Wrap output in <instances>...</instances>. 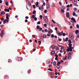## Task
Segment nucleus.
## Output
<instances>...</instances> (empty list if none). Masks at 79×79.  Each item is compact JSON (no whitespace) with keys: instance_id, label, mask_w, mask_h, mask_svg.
Segmentation results:
<instances>
[{"instance_id":"nucleus-4","label":"nucleus","mask_w":79,"mask_h":79,"mask_svg":"<svg viewBox=\"0 0 79 79\" xmlns=\"http://www.w3.org/2000/svg\"><path fill=\"white\" fill-rule=\"evenodd\" d=\"M46 5L47 8H50V4H49L48 2H47Z\"/></svg>"},{"instance_id":"nucleus-39","label":"nucleus","mask_w":79,"mask_h":79,"mask_svg":"<svg viewBox=\"0 0 79 79\" xmlns=\"http://www.w3.org/2000/svg\"><path fill=\"white\" fill-rule=\"evenodd\" d=\"M73 15L74 16H76V13L74 12H73Z\"/></svg>"},{"instance_id":"nucleus-20","label":"nucleus","mask_w":79,"mask_h":79,"mask_svg":"<svg viewBox=\"0 0 79 79\" xmlns=\"http://www.w3.org/2000/svg\"><path fill=\"white\" fill-rule=\"evenodd\" d=\"M79 32V30H77L75 31V33L77 34Z\"/></svg>"},{"instance_id":"nucleus-59","label":"nucleus","mask_w":79,"mask_h":79,"mask_svg":"<svg viewBox=\"0 0 79 79\" xmlns=\"http://www.w3.org/2000/svg\"><path fill=\"white\" fill-rule=\"evenodd\" d=\"M29 18V17L27 16L25 17V19H28Z\"/></svg>"},{"instance_id":"nucleus-47","label":"nucleus","mask_w":79,"mask_h":79,"mask_svg":"<svg viewBox=\"0 0 79 79\" xmlns=\"http://www.w3.org/2000/svg\"><path fill=\"white\" fill-rule=\"evenodd\" d=\"M70 6L69 5H68L67 6H66V7H67V8H69L70 7Z\"/></svg>"},{"instance_id":"nucleus-12","label":"nucleus","mask_w":79,"mask_h":79,"mask_svg":"<svg viewBox=\"0 0 79 79\" xmlns=\"http://www.w3.org/2000/svg\"><path fill=\"white\" fill-rule=\"evenodd\" d=\"M4 11H6V12H10V10L9 9H4Z\"/></svg>"},{"instance_id":"nucleus-48","label":"nucleus","mask_w":79,"mask_h":79,"mask_svg":"<svg viewBox=\"0 0 79 79\" xmlns=\"http://www.w3.org/2000/svg\"><path fill=\"white\" fill-rule=\"evenodd\" d=\"M55 56H56V57H58V55L57 54H56V55H55Z\"/></svg>"},{"instance_id":"nucleus-13","label":"nucleus","mask_w":79,"mask_h":79,"mask_svg":"<svg viewBox=\"0 0 79 79\" xmlns=\"http://www.w3.org/2000/svg\"><path fill=\"white\" fill-rule=\"evenodd\" d=\"M9 15V14L7 13L6 14V18L7 19H9V17H8V15Z\"/></svg>"},{"instance_id":"nucleus-24","label":"nucleus","mask_w":79,"mask_h":79,"mask_svg":"<svg viewBox=\"0 0 79 79\" xmlns=\"http://www.w3.org/2000/svg\"><path fill=\"white\" fill-rule=\"evenodd\" d=\"M43 38H46L47 37V36L45 35V34L43 35Z\"/></svg>"},{"instance_id":"nucleus-28","label":"nucleus","mask_w":79,"mask_h":79,"mask_svg":"<svg viewBox=\"0 0 79 79\" xmlns=\"http://www.w3.org/2000/svg\"><path fill=\"white\" fill-rule=\"evenodd\" d=\"M40 19H42V15H40Z\"/></svg>"},{"instance_id":"nucleus-58","label":"nucleus","mask_w":79,"mask_h":79,"mask_svg":"<svg viewBox=\"0 0 79 79\" xmlns=\"http://www.w3.org/2000/svg\"><path fill=\"white\" fill-rule=\"evenodd\" d=\"M55 60H58V57H56L55 58Z\"/></svg>"},{"instance_id":"nucleus-32","label":"nucleus","mask_w":79,"mask_h":79,"mask_svg":"<svg viewBox=\"0 0 79 79\" xmlns=\"http://www.w3.org/2000/svg\"><path fill=\"white\" fill-rule=\"evenodd\" d=\"M5 78L6 79H8V76L7 75L5 76Z\"/></svg>"},{"instance_id":"nucleus-27","label":"nucleus","mask_w":79,"mask_h":79,"mask_svg":"<svg viewBox=\"0 0 79 79\" xmlns=\"http://www.w3.org/2000/svg\"><path fill=\"white\" fill-rule=\"evenodd\" d=\"M3 24H6V21H5V20H4L3 22Z\"/></svg>"},{"instance_id":"nucleus-30","label":"nucleus","mask_w":79,"mask_h":79,"mask_svg":"<svg viewBox=\"0 0 79 79\" xmlns=\"http://www.w3.org/2000/svg\"><path fill=\"white\" fill-rule=\"evenodd\" d=\"M64 10H63V9H61V12H62V13H64Z\"/></svg>"},{"instance_id":"nucleus-36","label":"nucleus","mask_w":79,"mask_h":79,"mask_svg":"<svg viewBox=\"0 0 79 79\" xmlns=\"http://www.w3.org/2000/svg\"><path fill=\"white\" fill-rule=\"evenodd\" d=\"M62 35H63V36H65V35H66V34H65L64 33H63Z\"/></svg>"},{"instance_id":"nucleus-18","label":"nucleus","mask_w":79,"mask_h":79,"mask_svg":"<svg viewBox=\"0 0 79 79\" xmlns=\"http://www.w3.org/2000/svg\"><path fill=\"white\" fill-rule=\"evenodd\" d=\"M5 4L6 6H8V1L6 2Z\"/></svg>"},{"instance_id":"nucleus-45","label":"nucleus","mask_w":79,"mask_h":79,"mask_svg":"<svg viewBox=\"0 0 79 79\" xmlns=\"http://www.w3.org/2000/svg\"><path fill=\"white\" fill-rule=\"evenodd\" d=\"M34 18V20L35 21H37V18L36 17H35Z\"/></svg>"},{"instance_id":"nucleus-41","label":"nucleus","mask_w":79,"mask_h":79,"mask_svg":"<svg viewBox=\"0 0 79 79\" xmlns=\"http://www.w3.org/2000/svg\"><path fill=\"white\" fill-rule=\"evenodd\" d=\"M64 48V47H61V50H63Z\"/></svg>"},{"instance_id":"nucleus-53","label":"nucleus","mask_w":79,"mask_h":79,"mask_svg":"<svg viewBox=\"0 0 79 79\" xmlns=\"http://www.w3.org/2000/svg\"><path fill=\"white\" fill-rule=\"evenodd\" d=\"M0 19H1V21H3V19H4V18H2V19L0 18Z\"/></svg>"},{"instance_id":"nucleus-50","label":"nucleus","mask_w":79,"mask_h":79,"mask_svg":"<svg viewBox=\"0 0 79 79\" xmlns=\"http://www.w3.org/2000/svg\"><path fill=\"white\" fill-rule=\"evenodd\" d=\"M62 9H63V10H65V9H66V7H63Z\"/></svg>"},{"instance_id":"nucleus-34","label":"nucleus","mask_w":79,"mask_h":79,"mask_svg":"<svg viewBox=\"0 0 79 79\" xmlns=\"http://www.w3.org/2000/svg\"><path fill=\"white\" fill-rule=\"evenodd\" d=\"M37 24H40V21H39L37 23Z\"/></svg>"},{"instance_id":"nucleus-62","label":"nucleus","mask_w":79,"mask_h":79,"mask_svg":"<svg viewBox=\"0 0 79 79\" xmlns=\"http://www.w3.org/2000/svg\"><path fill=\"white\" fill-rule=\"evenodd\" d=\"M59 50V48L57 47L56 48V50Z\"/></svg>"},{"instance_id":"nucleus-56","label":"nucleus","mask_w":79,"mask_h":79,"mask_svg":"<svg viewBox=\"0 0 79 79\" xmlns=\"http://www.w3.org/2000/svg\"><path fill=\"white\" fill-rule=\"evenodd\" d=\"M47 63H48V64H49V63H50V62H49V61L47 60Z\"/></svg>"},{"instance_id":"nucleus-51","label":"nucleus","mask_w":79,"mask_h":79,"mask_svg":"<svg viewBox=\"0 0 79 79\" xmlns=\"http://www.w3.org/2000/svg\"><path fill=\"white\" fill-rule=\"evenodd\" d=\"M32 17L33 18H35V15H32Z\"/></svg>"},{"instance_id":"nucleus-61","label":"nucleus","mask_w":79,"mask_h":79,"mask_svg":"<svg viewBox=\"0 0 79 79\" xmlns=\"http://www.w3.org/2000/svg\"><path fill=\"white\" fill-rule=\"evenodd\" d=\"M55 6V4H52V7H53V6Z\"/></svg>"},{"instance_id":"nucleus-37","label":"nucleus","mask_w":79,"mask_h":79,"mask_svg":"<svg viewBox=\"0 0 79 79\" xmlns=\"http://www.w3.org/2000/svg\"><path fill=\"white\" fill-rule=\"evenodd\" d=\"M52 22H53V23H54V24H55L56 23V22H55V21H54L53 20H52Z\"/></svg>"},{"instance_id":"nucleus-9","label":"nucleus","mask_w":79,"mask_h":79,"mask_svg":"<svg viewBox=\"0 0 79 79\" xmlns=\"http://www.w3.org/2000/svg\"><path fill=\"white\" fill-rule=\"evenodd\" d=\"M66 17L67 18L69 17V12L66 13Z\"/></svg>"},{"instance_id":"nucleus-16","label":"nucleus","mask_w":79,"mask_h":79,"mask_svg":"<svg viewBox=\"0 0 79 79\" xmlns=\"http://www.w3.org/2000/svg\"><path fill=\"white\" fill-rule=\"evenodd\" d=\"M68 45L69 46V48H71V47H72V44H68Z\"/></svg>"},{"instance_id":"nucleus-43","label":"nucleus","mask_w":79,"mask_h":79,"mask_svg":"<svg viewBox=\"0 0 79 79\" xmlns=\"http://www.w3.org/2000/svg\"><path fill=\"white\" fill-rule=\"evenodd\" d=\"M38 43H39V45H40L41 44V41H39L38 42Z\"/></svg>"},{"instance_id":"nucleus-40","label":"nucleus","mask_w":79,"mask_h":79,"mask_svg":"<svg viewBox=\"0 0 79 79\" xmlns=\"http://www.w3.org/2000/svg\"><path fill=\"white\" fill-rule=\"evenodd\" d=\"M77 28H78V29H79V25L78 24H77Z\"/></svg>"},{"instance_id":"nucleus-5","label":"nucleus","mask_w":79,"mask_h":79,"mask_svg":"<svg viewBox=\"0 0 79 79\" xmlns=\"http://www.w3.org/2000/svg\"><path fill=\"white\" fill-rule=\"evenodd\" d=\"M48 33L51 34V33H52V32H53V31H52V30L51 29L49 28L48 30Z\"/></svg>"},{"instance_id":"nucleus-8","label":"nucleus","mask_w":79,"mask_h":79,"mask_svg":"<svg viewBox=\"0 0 79 79\" xmlns=\"http://www.w3.org/2000/svg\"><path fill=\"white\" fill-rule=\"evenodd\" d=\"M71 20L72 21H73L74 23H76V19H74V18L72 17L71 19Z\"/></svg>"},{"instance_id":"nucleus-42","label":"nucleus","mask_w":79,"mask_h":79,"mask_svg":"<svg viewBox=\"0 0 79 79\" xmlns=\"http://www.w3.org/2000/svg\"><path fill=\"white\" fill-rule=\"evenodd\" d=\"M8 62L9 63H11V60H8Z\"/></svg>"},{"instance_id":"nucleus-10","label":"nucleus","mask_w":79,"mask_h":79,"mask_svg":"<svg viewBox=\"0 0 79 79\" xmlns=\"http://www.w3.org/2000/svg\"><path fill=\"white\" fill-rule=\"evenodd\" d=\"M18 60L19 61H22L23 60V58L21 57H19L18 58Z\"/></svg>"},{"instance_id":"nucleus-6","label":"nucleus","mask_w":79,"mask_h":79,"mask_svg":"<svg viewBox=\"0 0 79 79\" xmlns=\"http://www.w3.org/2000/svg\"><path fill=\"white\" fill-rule=\"evenodd\" d=\"M63 33V31H61V33L58 32L57 33V35H58L59 36L62 35Z\"/></svg>"},{"instance_id":"nucleus-44","label":"nucleus","mask_w":79,"mask_h":79,"mask_svg":"<svg viewBox=\"0 0 79 79\" xmlns=\"http://www.w3.org/2000/svg\"><path fill=\"white\" fill-rule=\"evenodd\" d=\"M44 13H47V10H44Z\"/></svg>"},{"instance_id":"nucleus-52","label":"nucleus","mask_w":79,"mask_h":79,"mask_svg":"<svg viewBox=\"0 0 79 79\" xmlns=\"http://www.w3.org/2000/svg\"><path fill=\"white\" fill-rule=\"evenodd\" d=\"M28 73H31V70L30 69H29L28 70Z\"/></svg>"},{"instance_id":"nucleus-1","label":"nucleus","mask_w":79,"mask_h":79,"mask_svg":"<svg viewBox=\"0 0 79 79\" xmlns=\"http://www.w3.org/2000/svg\"><path fill=\"white\" fill-rule=\"evenodd\" d=\"M49 75L51 76V78H53V76H54V73L53 72H50Z\"/></svg>"},{"instance_id":"nucleus-54","label":"nucleus","mask_w":79,"mask_h":79,"mask_svg":"<svg viewBox=\"0 0 79 79\" xmlns=\"http://www.w3.org/2000/svg\"><path fill=\"white\" fill-rule=\"evenodd\" d=\"M66 51L67 52H69V48L67 49Z\"/></svg>"},{"instance_id":"nucleus-19","label":"nucleus","mask_w":79,"mask_h":79,"mask_svg":"<svg viewBox=\"0 0 79 79\" xmlns=\"http://www.w3.org/2000/svg\"><path fill=\"white\" fill-rule=\"evenodd\" d=\"M55 51H53L51 52V53L52 55H54L55 54Z\"/></svg>"},{"instance_id":"nucleus-35","label":"nucleus","mask_w":79,"mask_h":79,"mask_svg":"<svg viewBox=\"0 0 79 79\" xmlns=\"http://www.w3.org/2000/svg\"><path fill=\"white\" fill-rule=\"evenodd\" d=\"M51 37H52V38H53V37H54V35L52 34L51 35Z\"/></svg>"},{"instance_id":"nucleus-29","label":"nucleus","mask_w":79,"mask_h":79,"mask_svg":"<svg viewBox=\"0 0 79 79\" xmlns=\"http://www.w3.org/2000/svg\"><path fill=\"white\" fill-rule=\"evenodd\" d=\"M56 61H54L53 62V65H54V66L55 65V64H56Z\"/></svg>"},{"instance_id":"nucleus-26","label":"nucleus","mask_w":79,"mask_h":79,"mask_svg":"<svg viewBox=\"0 0 79 79\" xmlns=\"http://www.w3.org/2000/svg\"><path fill=\"white\" fill-rule=\"evenodd\" d=\"M9 19H5V20L6 21V22H7V23H8V21H9V20H8Z\"/></svg>"},{"instance_id":"nucleus-57","label":"nucleus","mask_w":79,"mask_h":79,"mask_svg":"<svg viewBox=\"0 0 79 79\" xmlns=\"http://www.w3.org/2000/svg\"><path fill=\"white\" fill-rule=\"evenodd\" d=\"M47 24H44V27H47Z\"/></svg>"},{"instance_id":"nucleus-14","label":"nucleus","mask_w":79,"mask_h":79,"mask_svg":"<svg viewBox=\"0 0 79 79\" xmlns=\"http://www.w3.org/2000/svg\"><path fill=\"white\" fill-rule=\"evenodd\" d=\"M35 5H36V6L37 7H39V2H36Z\"/></svg>"},{"instance_id":"nucleus-11","label":"nucleus","mask_w":79,"mask_h":79,"mask_svg":"<svg viewBox=\"0 0 79 79\" xmlns=\"http://www.w3.org/2000/svg\"><path fill=\"white\" fill-rule=\"evenodd\" d=\"M56 47V46L55 45H52L51 46V48L52 49H53L55 48V47Z\"/></svg>"},{"instance_id":"nucleus-33","label":"nucleus","mask_w":79,"mask_h":79,"mask_svg":"<svg viewBox=\"0 0 79 79\" xmlns=\"http://www.w3.org/2000/svg\"><path fill=\"white\" fill-rule=\"evenodd\" d=\"M69 51H70V52H72V51H73V49H71V48H69Z\"/></svg>"},{"instance_id":"nucleus-55","label":"nucleus","mask_w":79,"mask_h":79,"mask_svg":"<svg viewBox=\"0 0 79 79\" xmlns=\"http://www.w3.org/2000/svg\"><path fill=\"white\" fill-rule=\"evenodd\" d=\"M4 26V25H3V24H2L1 25V27H3Z\"/></svg>"},{"instance_id":"nucleus-22","label":"nucleus","mask_w":79,"mask_h":79,"mask_svg":"<svg viewBox=\"0 0 79 79\" xmlns=\"http://www.w3.org/2000/svg\"><path fill=\"white\" fill-rule=\"evenodd\" d=\"M69 43L70 44H71L72 43V41H71V40H69L68 41Z\"/></svg>"},{"instance_id":"nucleus-49","label":"nucleus","mask_w":79,"mask_h":79,"mask_svg":"<svg viewBox=\"0 0 79 79\" xmlns=\"http://www.w3.org/2000/svg\"><path fill=\"white\" fill-rule=\"evenodd\" d=\"M33 8H35V5H33Z\"/></svg>"},{"instance_id":"nucleus-3","label":"nucleus","mask_w":79,"mask_h":79,"mask_svg":"<svg viewBox=\"0 0 79 79\" xmlns=\"http://www.w3.org/2000/svg\"><path fill=\"white\" fill-rule=\"evenodd\" d=\"M5 34V33L4 32V30H2V31H1V34L0 35L1 37H3L4 35Z\"/></svg>"},{"instance_id":"nucleus-17","label":"nucleus","mask_w":79,"mask_h":79,"mask_svg":"<svg viewBox=\"0 0 79 79\" xmlns=\"http://www.w3.org/2000/svg\"><path fill=\"white\" fill-rule=\"evenodd\" d=\"M71 56H68V60H70V59H71Z\"/></svg>"},{"instance_id":"nucleus-38","label":"nucleus","mask_w":79,"mask_h":79,"mask_svg":"<svg viewBox=\"0 0 79 79\" xmlns=\"http://www.w3.org/2000/svg\"><path fill=\"white\" fill-rule=\"evenodd\" d=\"M64 60H67V56H66L64 58Z\"/></svg>"},{"instance_id":"nucleus-31","label":"nucleus","mask_w":79,"mask_h":79,"mask_svg":"<svg viewBox=\"0 0 79 79\" xmlns=\"http://www.w3.org/2000/svg\"><path fill=\"white\" fill-rule=\"evenodd\" d=\"M35 13H36V11L34 10L33 11V14L35 15Z\"/></svg>"},{"instance_id":"nucleus-2","label":"nucleus","mask_w":79,"mask_h":79,"mask_svg":"<svg viewBox=\"0 0 79 79\" xmlns=\"http://www.w3.org/2000/svg\"><path fill=\"white\" fill-rule=\"evenodd\" d=\"M36 29L39 30V31H41L42 30V27H40V26L37 25L36 27Z\"/></svg>"},{"instance_id":"nucleus-63","label":"nucleus","mask_w":79,"mask_h":79,"mask_svg":"<svg viewBox=\"0 0 79 79\" xmlns=\"http://www.w3.org/2000/svg\"><path fill=\"white\" fill-rule=\"evenodd\" d=\"M59 42H61V39H59Z\"/></svg>"},{"instance_id":"nucleus-15","label":"nucleus","mask_w":79,"mask_h":79,"mask_svg":"<svg viewBox=\"0 0 79 79\" xmlns=\"http://www.w3.org/2000/svg\"><path fill=\"white\" fill-rule=\"evenodd\" d=\"M5 12L3 11H2L1 12V13L0 14V15H5Z\"/></svg>"},{"instance_id":"nucleus-23","label":"nucleus","mask_w":79,"mask_h":79,"mask_svg":"<svg viewBox=\"0 0 79 79\" xmlns=\"http://www.w3.org/2000/svg\"><path fill=\"white\" fill-rule=\"evenodd\" d=\"M28 5L29 6H31V2L30 1L28 2Z\"/></svg>"},{"instance_id":"nucleus-64","label":"nucleus","mask_w":79,"mask_h":79,"mask_svg":"<svg viewBox=\"0 0 79 79\" xmlns=\"http://www.w3.org/2000/svg\"><path fill=\"white\" fill-rule=\"evenodd\" d=\"M60 53H63V50H60Z\"/></svg>"},{"instance_id":"nucleus-21","label":"nucleus","mask_w":79,"mask_h":79,"mask_svg":"<svg viewBox=\"0 0 79 79\" xmlns=\"http://www.w3.org/2000/svg\"><path fill=\"white\" fill-rule=\"evenodd\" d=\"M68 38L66 37L65 40V42H68Z\"/></svg>"},{"instance_id":"nucleus-46","label":"nucleus","mask_w":79,"mask_h":79,"mask_svg":"<svg viewBox=\"0 0 79 79\" xmlns=\"http://www.w3.org/2000/svg\"><path fill=\"white\" fill-rule=\"evenodd\" d=\"M48 70H49V71H53V70H52V69H48Z\"/></svg>"},{"instance_id":"nucleus-25","label":"nucleus","mask_w":79,"mask_h":79,"mask_svg":"<svg viewBox=\"0 0 79 79\" xmlns=\"http://www.w3.org/2000/svg\"><path fill=\"white\" fill-rule=\"evenodd\" d=\"M70 36H71V38H72V39H74V36H73V35H71H71H69V37H70Z\"/></svg>"},{"instance_id":"nucleus-60","label":"nucleus","mask_w":79,"mask_h":79,"mask_svg":"<svg viewBox=\"0 0 79 79\" xmlns=\"http://www.w3.org/2000/svg\"><path fill=\"white\" fill-rule=\"evenodd\" d=\"M43 5H43H44V6H45V3L44 2L43 3V5Z\"/></svg>"},{"instance_id":"nucleus-7","label":"nucleus","mask_w":79,"mask_h":79,"mask_svg":"<svg viewBox=\"0 0 79 79\" xmlns=\"http://www.w3.org/2000/svg\"><path fill=\"white\" fill-rule=\"evenodd\" d=\"M44 21L45 22H47V21H48V17H47V16H45Z\"/></svg>"}]
</instances>
